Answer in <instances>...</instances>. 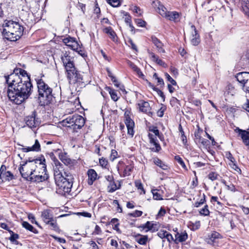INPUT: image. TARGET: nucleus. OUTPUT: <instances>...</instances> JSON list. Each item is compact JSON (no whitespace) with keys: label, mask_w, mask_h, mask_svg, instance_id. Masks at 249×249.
<instances>
[{"label":"nucleus","mask_w":249,"mask_h":249,"mask_svg":"<svg viewBox=\"0 0 249 249\" xmlns=\"http://www.w3.org/2000/svg\"><path fill=\"white\" fill-rule=\"evenodd\" d=\"M149 131L154 133L156 136H159V130L156 127H153L149 128Z\"/></svg>","instance_id":"nucleus-59"},{"label":"nucleus","mask_w":249,"mask_h":249,"mask_svg":"<svg viewBox=\"0 0 249 249\" xmlns=\"http://www.w3.org/2000/svg\"><path fill=\"white\" fill-rule=\"evenodd\" d=\"M188 238V234L185 231L177 232L175 235V242L176 243L185 241Z\"/></svg>","instance_id":"nucleus-25"},{"label":"nucleus","mask_w":249,"mask_h":249,"mask_svg":"<svg viewBox=\"0 0 249 249\" xmlns=\"http://www.w3.org/2000/svg\"><path fill=\"white\" fill-rule=\"evenodd\" d=\"M26 124L30 127H36L40 124V121L36 117L35 112L32 115L27 116L25 119Z\"/></svg>","instance_id":"nucleus-13"},{"label":"nucleus","mask_w":249,"mask_h":249,"mask_svg":"<svg viewBox=\"0 0 249 249\" xmlns=\"http://www.w3.org/2000/svg\"><path fill=\"white\" fill-rule=\"evenodd\" d=\"M107 160L105 159L102 158L99 160V163L103 167H106L107 165Z\"/></svg>","instance_id":"nucleus-56"},{"label":"nucleus","mask_w":249,"mask_h":249,"mask_svg":"<svg viewBox=\"0 0 249 249\" xmlns=\"http://www.w3.org/2000/svg\"><path fill=\"white\" fill-rule=\"evenodd\" d=\"M137 236H140V238L137 239V242L140 245H145L148 241V236L147 235H142L138 234Z\"/></svg>","instance_id":"nucleus-33"},{"label":"nucleus","mask_w":249,"mask_h":249,"mask_svg":"<svg viewBox=\"0 0 249 249\" xmlns=\"http://www.w3.org/2000/svg\"><path fill=\"white\" fill-rule=\"evenodd\" d=\"M41 218L46 224L49 223L50 220L53 218V215L51 211L49 209L44 210L41 212Z\"/></svg>","instance_id":"nucleus-17"},{"label":"nucleus","mask_w":249,"mask_h":249,"mask_svg":"<svg viewBox=\"0 0 249 249\" xmlns=\"http://www.w3.org/2000/svg\"><path fill=\"white\" fill-rule=\"evenodd\" d=\"M168 241L170 242L172 240H173V237L171 234L169 233L167 231L166 234L165 235V237Z\"/></svg>","instance_id":"nucleus-64"},{"label":"nucleus","mask_w":249,"mask_h":249,"mask_svg":"<svg viewBox=\"0 0 249 249\" xmlns=\"http://www.w3.org/2000/svg\"><path fill=\"white\" fill-rule=\"evenodd\" d=\"M118 157V152L115 150H112L111 155L110 156V160L111 161H114Z\"/></svg>","instance_id":"nucleus-50"},{"label":"nucleus","mask_w":249,"mask_h":249,"mask_svg":"<svg viewBox=\"0 0 249 249\" xmlns=\"http://www.w3.org/2000/svg\"><path fill=\"white\" fill-rule=\"evenodd\" d=\"M5 78L8 84V96L11 101L19 105L30 96L33 86L25 70L15 68L12 73Z\"/></svg>","instance_id":"nucleus-1"},{"label":"nucleus","mask_w":249,"mask_h":249,"mask_svg":"<svg viewBox=\"0 0 249 249\" xmlns=\"http://www.w3.org/2000/svg\"><path fill=\"white\" fill-rule=\"evenodd\" d=\"M89 244L90 245L92 249H99V246L94 241H90Z\"/></svg>","instance_id":"nucleus-57"},{"label":"nucleus","mask_w":249,"mask_h":249,"mask_svg":"<svg viewBox=\"0 0 249 249\" xmlns=\"http://www.w3.org/2000/svg\"><path fill=\"white\" fill-rule=\"evenodd\" d=\"M237 130L239 132V135L241 137L244 143L246 145H249V132L241 130L238 128L235 129V131Z\"/></svg>","instance_id":"nucleus-23"},{"label":"nucleus","mask_w":249,"mask_h":249,"mask_svg":"<svg viewBox=\"0 0 249 249\" xmlns=\"http://www.w3.org/2000/svg\"><path fill=\"white\" fill-rule=\"evenodd\" d=\"M133 169V166L131 165H126L124 170V176H129Z\"/></svg>","instance_id":"nucleus-36"},{"label":"nucleus","mask_w":249,"mask_h":249,"mask_svg":"<svg viewBox=\"0 0 249 249\" xmlns=\"http://www.w3.org/2000/svg\"><path fill=\"white\" fill-rule=\"evenodd\" d=\"M153 4L157 11L162 17L169 20L173 21L174 22H178L179 20V15L178 13L175 11H167L166 8L159 1H154Z\"/></svg>","instance_id":"nucleus-8"},{"label":"nucleus","mask_w":249,"mask_h":249,"mask_svg":"<svg viewBox=\"0 0 249 249\" xmlns=\"http://www.w3.org/2000/svg\"><path fill=\"white\" fill-rule=\"evenodd\" d=\"M125 120L124 122L127 128V134L133 137L134 135L133 127L134 126V123L133 121L130 118V116L125 113Z\"/></svg>","instance_id":"nucleus-14"},{"label":"nucleus","mask_w":249,"mask_h":249,"mask_svg":"<svg viewBox=\"0 0 249 249\" xmlns=\"http://www.w3.org/2000/svg\"><path fill=\"white\" fill-rule=\"evenodd\" d=\"M63 42L74 51H78L80 49V45L77 41L70 36L63 39Z\"/></svg>","instance_id":"nucleus-10"},{"label":"nucleus","mask_w":249,"mask_h":249,"mask_svg":"<svg viewBox=\"0 0 249 249\" xmlns=\"http://www.w3.org/2000/svg\"><path fill=\"white\" fill-rule=\"evenodd\" d=\"M221 238V235L218 232L213 231L208 235L205 241L208 244L215 246Z\"/></svg>","instance_id":"nucleus-11"},{"label":"nucleus","mask_w":249,"mask_h":249,"mask_svg":"<svg viewBox=\"0 0 249 249\" xmlns=\"http://www.w3.org/2000/svg\"><path fill=\"white\" fill-rule=\"evenodd\" d=\"M135 184L136 187H137V189L141 191L140 192V193L141 194H145V190L143 187V185L140 180H136L135 182Z\"/></svg>","instance_id":"nucleus-35"},{"label":"nucleus","mask_w":249,"mask_h":249,"mask_svg":"<svg viewBox=\"0 0 249 249\" xmlns=\"http://www.w3.org/2000/svg\"><path fill=\"white\" fill-rule=\"evenodd\" d=\"M107 1L112 6L116 7L121 5L122 0H107Z\"/></svg>","instance_id":"nucleus-37"},{"label":"nucleus","mask_w":249,"mask_h":249,"mask_svg":"<svg viewBox=\"0 0 249 249\" xmlns=\"http://www.w3.org/2000/svg\"><path fill=\"white\" fill-rule=\"evenodd\" d=\"M37 159L30 160V159L24 164H22L19 168V171L22 178L26 180L30 181V177L35 172V169L37 168L36 164H39Z\"/></svg>","instance_id":"nucleus-7"},{"label":"nucleus","mask_w":249,"mask_h":249,"mask_svg":"<svg viewBox=\"0 0 249 249\" xmlns=\"http://www.w3.org/2000/svg\"><path fill=\"white\" fill-rule=\"evenodd\" d=\"M211 202H215L217 204L221 205V203L218 200V197L217 196H213L211 199Z\"/></svg>","instance_id":"nucleus-63"},{"label":"nucleus","mask_w":249,"mask_h":249,"mask_svg":"<svg viewBox=\"0 0 249 249\" xmlns=\"http://www.w3.org/2000/svg\"><path fill=\"white\" fill-rule=\"evenodd\" d=\"M236 93V89L231 84H228L224 90V96L226 99L229 96H233Z\"/></svg>","instance_id":"nucleus-21"},{"label":"nucleus","mask_w":249,"mask_h":249,"mask_svg":"<svg viewBox=\"0 0 249 249\" xmlns=\"http://www.w3.org/2000/svg\"><path fill=\"white\" fill-rule=\"evenodd\" d=\"M53 170L54 178L55 180L56 179L57 177H58V178H60L63 177V176L62 175V171L63 170V166H60V168H59V166L57 167H53Z\"/></svg>","instance_id":"nucleus-31"},{"label":"nucleus","mask_w":249,"mask_h":249,"mask_svg":"<svg viewBox=\"0 0 249 249\" xmlns=\"http://www.w3.org/2000/svg\"><path fill=\"white\" fill-rule=\"evenodd\" d=\"M87 175L88 176V183L89 185H91L97 179V174L94 169H90L88 171Z\"/></svg>","instance_id":"nucleus-22"},{"label":"nucleus","mask_w":249,"mask_h":249,"mask_svg":"<svg viewBox=\"0 0 249 249\" xmlns=\"http://www.w3.org/2000/svg\"><path fill=\"white\" fill-rule=\"evenodd\" d=\"M175 160L178 162V163L185 170H187V167L183 161L182 159L179 156H175Z\"/></svg>","instance_id":"nucleus-43"},{"label":"nucleus","mask_w":249,"mask_h":249,"mask_svg":"<svg viewBox=\"0 0 249 249\" xmlns=\"http://www.w3.org/2000/svg\"><path fill=\"white\" fill-rule=\"evenodd\" d=\"M151 40L153 43L156 47L157 51L160 53H164L165 50L163 48V43L156 36H152L151 37Z\"/></svg>","instance_id":"nucleus-18"},{"label":"nucleus","mask_w":249,"mask_h":249,"mask_svg":"<svg viewBox=\"0 0 249 249\" xmlns=\"http://www.w3.org/2000/svg\"><path fill=\"white\" fill-rule=\"evenodd\" d=\"M61 60L65 67L67 76L70 83H85L83 76L76 70L75 67L73 58L66 52L61 56Z\"/></svg>","instance_id":"nucleus-2"},{"label":"nucleus","mask_w":249,"mask_h":249,"mask_svg":"<svg viewBox=\"0 0 249 249\" xmlns=\"http://www.w3.org/2000/svg\"><path fill=\"white\" fill-rule=\"evenodd\" d=\"M218 174L215 172H211L208 175V178L212 181L215 180L217 179Z\"/></svg>","instance_id":"nucleus-48"},{"label":"nucleus","mask_w":249,"mask_h":249,"mask_svg":"<svg viewBox=\"0 0 249 249\" xmlns=\"http://www.w3.org/2000/svg\"><path fill=\"white\" fill-rule=\"evenodd\" d=\"M242 89L244 91L249 92V79L242 86Z\"/></svg>","instance_id":"nucleus-60"},{"label":"nucleus","mask_w":249,"mask_h":249,"mask_svg":"<svg viewBox=\"0 0 249 249\" xmlns=\"http://www.w3.org/2000/svg\"><path fill=\"white\" fill-rule=\"evenodd\" d=\"M123 14V18H124V21L129 25V27L131 28V31L133 32L135 28L132 24L131 17L128 13L125 12H124Z\"/></svg>","instance_id":"nucleus-26"},{"label":"nucleus","mask_w":249,"mask_h":249,"mask_svg":"<svg viewBox=\"0 0 249 249\" xmlns=\"http://www.w3.org/2000/svg\"><path fill=\"white\" fill-rule=\"evenodd\" d=\"M200 214L205 216H207L209 214V211L208 210V205H205L203 208L200 210L199 211Z\"/></svg>","instance_id":"nucleus-46"},{"label":"nucleus","mask_w":249,"mask_h":249,"mask_svg":"<svg viewBox=\"0 0 249 249\" xmlns=\"http://www.w3.org/2000/svg\"><path fill=\"white\" fill-rule=\"evenodd\" d=\"M153 161L156 165L158 166L163 170H166L169 168L167 164H165L158 158H154Z\"/></svg>","instance_id":"nucleus-30"},{"label":"nucleus","mask_w":249,"mask_h":249,"mask_svg":"<svg viewBox=\"0 0 249 249\" xmlns=\"http://www.w3.org/2000/svg\"><path fill=\"white\" fill-rule=\"evenodd\" d=\"M165 75L166 76V78H167V80L168 81H169L171 84L172 85H176L177 84V83L175 81V80H174L170 75L169 74H168L167 73H166L165 74Z\"/></svg>","instance_id":"nucleus-53"},{"label":"nucleus","mask_w":249,"mask_h":249,"mask_svg":"<svg viewBox=\"0 0 249 249\" xmlns=\"http://www.w3.org/2000/svg\"><path fill=\"white\" fill-rule=\"evenodd\" d=\"M242 8L246 13L249 12V0H242Z\"/></svg>","instance_id":"nucleus-38"},{"label":"nucleus","mask_w":249,"mask_h":249,"mask_svg":"<svg viewBox=\"0 0 249 249\" xmlns=\"http://www.w3.org/2000/svg\"><path fill=\"white\" fill-rule=\"evenodd\" d=\"M135 21L137 25L140 27H143L146 25L145 21L142 20V19H136Z\"/></svg>","instance_id":"nucleus-51"},{"label":"nucleus","mask_w":249,"mask_h":249,"mask_svg":"<svg viewBox=\"0 0 249 249\" xmlns=\"http://www.w3.org/2000/svg\"><path fill=\"white\" fill-rule=\"evenodd\" d=\"M148 54L149 57L150 58V59L152 61L157 63L158 60H159V59H160L159 56L155 54L154 53L151 52H148Z\"/></svg>","instance_id":"nucleus-41"},{"label":"nucleus","mask_w":249,"mask_h":249,"mask_svg":"<svg viewBox=\"0 0 249 249\" xmlns=\"http://www.w3.org/2000/svg\"><path fill=\"white\" fill-rule=\"evenodd\" d=\"M22 226L23 227L25 228L26 230L33 232L34 233H37L38 231L34 228L31 225H30L28 222L26 221H23L22 223Z\"/></svg>","instance_id":"nucleus-32"},{"label":"nucleus","mask_w":249,"mask_h":249,"mask_svg":"<svg viewBox=\"0 0 249 249\" xmlns=\"http://www.w3.org/2000/svg\"><path fill=\"white\" fill-rule=\"evenodd\" d=\"M109 93L110 95L111 99L114 101H117L118 100V97L117 96L116 92L112 89H109Z\"/></svg>","instance_id":"nucleus-40"},{"label":"nucleus","mask_w":249,"mask_h":249,"mask_svg":"<svg viewBox=\"0 0 249 249\" xmlns=\"http://www.w3.org/2000/svg\"><path fill=\"white\" fill-rule=\"evenodd\" d=\"M66 177L64 176L58 178H56L55 180L57 187V190L59 193H69L73 184V178L71 174L65 173Z\"/></svg>","instance_id":"nucleus-6"},{"label":"nucleus","mask_w":249,"mask_h":249,"mask_svg":"<svg viewBox=\"0 0 249 249\" xmlns=\"http://www.w3.org/2000/svg\"><path fill=\"white\" fill-rule=\"evenodd\" d=\"M3 176L5 177L7 180H10L13 178V175L10 171H4Z\"/></svg>","instance_id":"nucleus-44"},{"label":"nucleus","mask_w":249,"mask_h":249,"mask_svg":"<svg viewBox=\"0 0 249 249\" xmlns=\"http://www.w3.org/2000/svg\"><path fill=\"white\" fill-rule=\"evenodd\" d=\"M152 192L154 199L160 200L162 199L161 197V196L158 192V190L157 189L152 190Z\"/></svg>","instance_id":"nucleus-42"},{"label":"nucleus","mask_w":249,"mask_h":249,"mask_svg":"<svg viewBox=\"0 0 249 249\" xmlns=\"http://www.w3.org/2000/svg\"><path fill=\"white\" fill-rule=\"evenodd\" d=\"M131 9L134 13L137 14L139 16H141L142 14V12L139 7L134 6L131 8Z\"/></svg>","instance_id":"nucleus-52"},{"label":"nucleus","mask_w":249,"mask_h":249,"mask_svg":"<svg viewBox=\"0 0 249 249\" xmlns=\"http://www.w3.org/2000/svg\"><path fill=\"white\" fill-rule=\"evenodd\" d=\"M39 164H36L37 168L35 169L33 174L30 177V181L34 182H40L47 180L49 176L47 174L45 159L44 157L37 159Z\"/></svg>","instance_id":"nucleus-5"},{"label":"nucleus","mask_w":249,"mask_h":249,"mask_svg":"<svg viewBox=\"0 0 249 249\" xmlns=\"http://www.w3.org/2000/svg\"><path fill=\"white\" fill-rule=\"evenodd\" d=\"M62 123L63 126L66 127L74 126V129H80L84 126L85 120L81 115L75 114L66 118Z\"/></svg>","instance_id":"nucleus-9"},{"label":"nucleus","mask_w":249,"mask_h":249,"mask_svg":"<svg viewBox=\"0 0 249 249\" xmlns=\"http://www.w3.org/2000/svg\"><path fill=\"white\" fill-rule=\"evenodd\" d=\"M139 110L146 113L150 116L153 115V112L151 111V107L148 102L143 100L140 101L137 104Z\"/></svg>","instance_id":"nucleus-12"},{"label":"nucleus","mask_w":249,"mask_h":249,"mask_svg":"<svg viewBox=\"0 0 249 249\" xmlns=\"http://www.w3.org/2000/svg\"><path fill=\"white\" fill-rule=\"evenodd\" d=\"M2 34L6 38L15 41L20 38L23 35V27L18 22L5 20L2 25Z\"/></svg>","instance_id":"nucleus-3"},{"label":"nucleus","mask_w":249,"mask_h":249,"mask_svg":"<svg viewBox=\"0 0 249 249\" xmlns=\"http://www.w3.org/2000/svg\"><path fill=\"white\" fill-rule=\"evenodd\" d=\"M226 156L228 159L230 160L229 162H232L235 161L234 158L233 157L230 152L227 153L226 154Z\"/></svg>","instance_id":"nucleus-62"},{"label":"nucleus","mask_w":249,"mask_h":249,"mask_svg":"<svg viewBox=\"0 0 249 249\" xmlns=\"http://www.w3.org/2000/svg\"><path fill=\"white\" fill-rule=\"evenodd\" d=\"M127 64L134 71L137 72L139 77H142L144 76L140 69L133 62L130 60H127Z\"/></svg>","instance_id":"nucleus-29"},{"label":"nucleus","mask_w":249,"mask_h":249,"mask_svg":"<svg viewBox=\"0 0 249 249\" xmlns=\"http://www.w3.org/2000/svg\"><path fill=\"white\" fill-rule=\"evenodd\" d=\"M22 150L24 152H28L30 151L38 152L40 150V145L37 140H36L35 143L32 146H28L22 148Z\"/></svg>","instance_id":"nucleus-20"},{"label":"nucleus","mask_w":249,"mask_h":249,"mask_svg":"<svg viewBox=\"0 0 249 249\" xmlns=\"http://www.w3.org/2000/svg\"><path fill=\"white\" fill-rule=\"evenodd\" d=\"M205 202V195L204 194H203L202 197L200 199L199 201H196L194 204V206L196 207H199L200 205L203 204Z\"/></svg>","instance_id":"nucleus-45"},{"label":"nucleus","mask_w":249,"mask_h":249,"mask_svg":"<svg viewBox=\"0 0 249 249\" xmlns=\"http://www.w3.org/2000/svg\"><path fill=\"white\" fill-rule=\"evenodd\" d=\"M119 188L114 181L110 182L107 187L108 191L110 193L114 192Z\"/></svg>","instance_id":"nucleus-34"},{"label":"nucleus","mask_w":249,"mask_h":249,"mask_svg":"<svg viewBox=\"0 0 249 249\" xmlns=\"http://www.w3.org/2000/svg\"><path fill=\"white\" fill-rule=\"evenodd\" d=\"M59 158L65 165H69L71 163V160L68 157L65 153L59 152Z\"/></svg>","instance_id":"nucleus-27"},{"label":"nucleus","mask_w":249,"mask_h":249,"mask_svg":"<svg viewBox=\"0 0 249 249\" xmlns=\"http://www.w3.org/2000/svg\"><path fill=\"white\" fill-rule=\"evenodd\" d=\"M11 233V235L9 238L10 241L14 244H17L18 241L17 239L18 238L19 236L18 234L14 233L12 231L10 232Z\"/></svg>","instance_id":"nucleus-39"},{"label":"nucleus","mask_w":249,"mask_h":249,"mask_svg":"<svg viewBox=\"0 0 249 249\" xmlns=\"http://www.w3.org/2000/svg\"><path fill=\"white\" fill-rule=\"evenodd\" d=\"M46 224L51 225L53 229L54 230H56L58 229L56 221L53 219V218L52 219H51L50 221H49V223H47Z\"/></svg>","instance_id":"nucleus-47"},{"label":"nucleus","mask_w":249,"mask_h":249,"mask_svg":"<svg viewBox=\"0 0 249 249\" xmlns=\"http://www.w3.org/2000/svg\"><path fill=\"white\" fill-rule=\"evenodd\" d=\"M229 165L230 166L231 168H232L233 169H234L235 171L237 172H239L240 171V169L239 168V167L237 166L235 163V161L234 162H229Z\"/></svg>","instance_id":"nucleus-54"},{"label":"nucleus","mask_w":249,"mask_h":249,"mask_svg":"<svg viewBox=\"0 0 249 249\" xmlns=\"http://www.w3.org/2000/svg\"><path fill=\"white\" fill-rule=\"evenodd\" d=\"M28 218L29 220H31V222L32 223H35V224H36V225L39 226V225H38L37 222L36 220L35 217L33 214H31V213L29 214H28Z\"/></svg>","instance_id":"nucleus-55"},{"label":"nucleus","mask_w":249,"mask_h":249,"mask_svg":"<svg viewBox=\"0 0 249 249\" xmlns=\"http://www.w3.org/2000/svg\"><path fill=\"white\" fill-rule=\"evenodd\" d=\"M103 31L109 35V37L114 41L116 40V35L115 32L110 27H106L104 29Z\"/></svg>","instance_id":"nucleus-28"},{"label":"nucleus","mask_w":249,"mask_h":249,"mask_svg":"<svg viewBox=\"0 0 249 249\" xmlns=\"http://www.w3.org/2000/svg\"><path fill=\"white\" fill-rule=\"evenodd\" d=\"M191 29L192 31V33L191 36V42L192 45L196 46L200 43V41L199 35L197 33L195 26L192 25L191 26Z\"/></svg>","instance_id":"nucleus-16"},{"label":"nucleus","mask_w":249,"mask_h":249,"mask_svg":"<svg viewBox=\"0 0 249 249\" xmlns=\"http://www.w3.org/2000/svg\"><path fill=\"white\" fill-rule=\"evenodd\" d=\"M142 214V212L139 210H136L133 213L128 214L129 215L133 217H137L141 216Z\"/></svg>","instance_id":"nucleus-49"},{"label":"nucleus","mask_w":249,"mask_h":249,"mask_svg":"<svg viewBox=\"0 0 249 249\" xmlns=\"http://www.w3.org/2000/svg\"><path fill=\"white\" fill-rule=\"evenodd\" d=\"M237 81L243 86L249 79V72H241L237 73L235 76Z\"/></svg>","instance_id":"nucleus-15"},{"label":"nucleus","mask_w":249,"mask_h":249,"mask_svg":"<svg viewBox=\"0 0 249 249\" xmlns=\"http://www.w3.org/2000/svg\"><path fill=\"white\" fill-rule=\"evenodd\" d=\"M167 231L164 230H160L158 232V235L160 238H164L165 237V235L166 234Z\"/></svg>","instance_id":"nucleus-58"},{"label":"nucleus","mask_w":249,"mask_h":249,"mask_svg":"<svg viewBox=\"0 0 249 249\" xmlns=\"http://www.w3.org/2000/svg\"><path fill=\"white\" fill-rule=\"evenodd\" d=\"M148 138L150 140V143L155 146V148H152V150L155 152H159L161 149L160 145L157 142V139L156 136H154L151 133L148 134Z\"/></svg>","instance_id":"nucleus-19"},{"label":"nucleus","mask_w":249,"mask_h":249,"mask_svg":"<svg viewBox=\"0 0 249 249\" xmlns=\"http://www.w3.org/2000/svg\"><path fill=\"white\" fill-rule=\"evenodd\" d=\"M141 228L143 230L146 229V231H151L152 232H155L158 230L157 224L149 221H147L146 223L142 225Z\"/></svg>","instance_id":"nucleus-24"},{"label":"nucleus","mask_w":249,"mask_h":249,"mask_svg":"<svg viewBox=\"0 0 249 249\" xmlns=\"http://www.w3.org/2000/svg\"><path fill=\"white\" fill-rule=\"evenodd\" d=\"M101 229L100 227L98 225H96L94 229V231H93V234L99 235L101 233Z\"/></svg>","instance_id":"nucleus-61"},{"label":"nucleus","mask_w":249,"mask_h":249,"mask_svg":"<svg viewBox=\"0 0 249 249\" xmlns=\"http://www.w3.org/2000/svg\"><path fill=\"white\" fill-rule=\"evenodd\" d=\"M38 92V100L41 106L49 104L53 97L52 89L42 79L36 81Z\"/></svg>","instance_id":"nucleus-4"}]
</instances>
